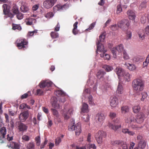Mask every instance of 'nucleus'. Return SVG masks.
<instances>
[{"instance_id":"f257e3e1","label":"nucleus","mask_w":149,"mask_h":149,"mask_svg":"<svg viewBox=\"0 0 149 149\" xmlns=\"http://www.w3.org/2000/svg\"><path fill=\"white\" fill-rule=\"evenodd\" d=\"M132 86L134 91L136 93H139L143 90L144 84L142 80L137 79L133 81Z\"/></svg>"},{"instance_id":"f03ea898","label":"nucleus","mask_w":149,"mask_h":149,"mask_svg":"<svg viewBox=\"0 0 149 149\" xmlns=\"http://www.w3.org/2000/svg\"><path fill=\"white\" fill-rule=\"evenodd\" d=\"M105 38V36L104 34H102L99 36V40L98 41L97 44V53L98 52L102 53L103 52H106L107 50H104V46L101 42H104V39Z\"/></svg>"},{"instance_id":"7ed1b4c3","label":"nucleus","mask_w":149,"mask_h":149,"mask_svg":"<svg viewBox=\"0 0 149 149\" xmlns=\"http://www.w3.org/2000/svg\"><path fill=\"white\" fill-rule=\"evenodd\" d=\"M123 45L121 44L112 48L111 50V52L113 55V57L116 58L117 55L119 54V53L122 52L123 51Z\"/></svg>"},{"instance_id":"20e7f679","label":"nucleus","mask_w":149,"mask_h":149,"mask_svg":"<svg viewBox=\"0 0 149 149\" xmlns=\"http://www.w3.org/2000/svg\"><path fill=\"white\" fill-rule=\"evenodd\" d=\"M106 136V133L102 131H99L95 135L96 139L99 144L101 143L102 141V138Z\"/></svg>"},{"instance_id":"39448f33","label":"nucleus","mask_w":149,"mask_h":149,"mask_svg":"<svg viewBox=\"0 0 149 149\" xmlns=\"http://www.w3.org/2000/svg\"><path fill=\"white\" fill-rule=\"evenodd\" d=\"M130 25L129 21L126 19L121 21L118 24V26L120 27L124 31H126Z\"/></svg>"},{"instance_id":"423d86ee","label":"nucleus","mask_w":149,"mask_h":149,"mask_svg":"<svg viewBox=\"0 0 149 149\" xmlns=\"http://www.w3.org/2000/svg\"><path fill=\"white\" fill-rule=\"evenodd\" d=\"M3 12L5 18L9 17L12 18L13 17V15L9 12V7L6 4H4L3 6Z\"/></svg>"},{"instance_id":"0eeeda50","label":"nucleus","mask_w":149,"mask_h":149,"mask_svg":"<svg viewBox=\"0 0 149 149\" xmlns=\"http://www.w3.org/2000/svg\"><path fill=\"white\" fill-rule=\"evenodd\" d=\"M53 84V83L51 81L46 80L42 81L39 84V85L40 88H43L44 91H47L48 89H44V88L45 87H49L51 86Z\"/></svg>"},{"instance_id":"6e6552de","label":"nucleus","mask_w":149,"mask_h":149,"mask_svg":"<svg viewBox=\"0 0 149 149\" xmlns=\"http://www.w3.org/2000/svg\"><path fill=\"white\" fill-rule=\"evenodd\" d=\"M56 1L57 0H47L44 2L43 6L46 8H49L54 5Z\"/></svg>"},{"instance_id":"1a4fd4ad","label":"nucleus","mask_w":149,"mask_h":149,"mask_svg":"<svg viewBox=\"0 0 149 149\" xmlns=\"http://www.w3.org/2000/svg\"><path fill=\"white\" fill-rule=\"evenodd\" d=\"M19 4L21 6L20 10L23 13L28 12L29 8L25 2L21 1L19 2Z\"/></svg>"},{"instance_id":"9d476101","label":"nucleus","mask_w":149,"mask_h":149,"mask_svg":"<svg viewBox=\"0 0 149 149\" xmlns=\"http://www.w3.org/2000/svg\"><path fill=\"white\" fill-rule=\"evenodd\" d=\"M105 119L104 115L102 113H99L96 116L95 118V122L98 124L101 123Z\"/></svg>"},{"instance_id":"9b49d317","label":"nucleus","mask_w":149,"mask_h":149,"mask_svg":"<svg viewBox=\"0 0 149 149\" xmlns=\"http://www.w3.org/2000/svg\"><path fill=\"white\" fill-rule=\"evenodd\" d=\"M69 5L68 4H66L64 5L61 6L60 4H58L54 6L53 8V10L55 12L57 11H61L62 10H65L68 8Z\"/></svg>"},{"instance_id":"f8f14e48","label":"nucleus","mask_w":149,"mask_h":149,"mask_svg":"<svg viewBox=\"0 0 149 149\" xmlns=\"http://www.w3.org/2000/svg\"><path fill=\"white\" fill-rule=\"evenodd\" d=\"M29 113L28 110L25 111L21 113L19 116V119L21 121H24L28 117Z\"/></svg>"},{"instance_id":"ddd939ff","label":"nucleus","mask_w":149,"mask_h":149,"mask_svg":"<svg viewBox=\"0 0 149 149\" xmlns=\"http://www.w3.org/2000/svg\"><path fill=\"white\" fill-rule=\"evenodd\" d=\"M57 99L56 97H54L52 98L51 102L52 106L56 109L61 108V105L57 103Z\"/></svg>"},{"instance_id":"4468645a","label":"nucleus","mask_w":149,"mask_h":149,"mask_svg":"<svg viewBox=\"0 0 149 149\" xmlns=\"http://www.w3.org/2000/svg\"><path fill=\"white\" fill-rule=\"evenodd\" d=\"M145 118L144 115L143 113H139L137 116L136 119H135V122L141 123L143 122Z\"/></svg>"},{"instance_id":"2eb2a0df","label":"nucleus","mask_w":149,"mask_h":149,"mask_svg":"<svg viewBox=\"0 0 149 149\" xmlns=\"http://www.w3.org/2000/svg\"><path fill=\"white\" fill-rule=\"evenodd\" d=\"M73 109L71 108L69 109L68 111L64 110L63 111V115L65 119L67 120L69 118L70 115L73 114Z\"/></svg>"},{"instance_id":"dca6fc26","label":"nucleus","mask_w":149,"mask_h":149,"mask_svg":"<svg viewBox=\"0 0 149 149\" xmlns=\"http://www.w3.org/2000/svg\"><path fill=\"white\" fill-rule=\"evenodd\" d=\"M110 104L111 107H116L118 103V98L116 97H111L110 98Z\"/></svg>"},{"instance_id":"f3484780","label":"nucleus","mask_w":149,"mask_h":149,"mask_svg":"<svg viewBox=\"0 0 149 149\" xmlns=\"http://www.w3.org/2000/svg\"><path fill=\"white\" fill-rule=\"evenodd\" d=\"M18 128L19 131L24 132L26 131L28 127L25 124L22 123H18Z\"/></svg>"},{"instance_id":"a211bd4d","label":"nucleus","mask_w":149,"mask_h":149,"mask_svg":"<svg viewBox=\"0 0 149 149\" xmlns=\"http://www.w3.org/2000/svg\"><path fill=\"white\" fill-rule=\"evenodd\" d=\"M115 72L119 77H122L124 76V74L125 71L120 67L116 68L115 70Z\"/></svg>"},{"instance_id":"6ab92c4d","label":"nucleus","mask_w":149,"mask_h":149,"mask_svg":"<svg viewBox=\"0 0 149 149\" xmlns=\"http://www.w3.org/2000/svg\"><path fill=\"white\" fill-rule=\"evenodd\" d=\"M81 125L80 123H77L75 125V128L74 130L75 131V134L76 135L78 136L81 132Z\"/></svg>"},{"instance_id":"aec40b11","label":"nucleus","mask_w":149,"mask_h":149,"mask_svg":"<svg viewBox=\"0 0 149 149\" xmlns=\"http://www.w3.org/2000/svg\"><path fill=\"white\" fill-rule=\"evenodd\" d=\"M0 132L2 136H0V143H3V142L2 141H1L2 139H3L5 137L6 132V130L5 127H3L0 130Z\"/></svg>"},{"instance_id":"412c9836","label":"nucleus","mask_w":149,"mask_h":149,"mask_svg":"<svg viewBox=\"0 0 149 149\" xmlns=\"http://www.w3.org/2000/svg\"><path fill=\"white\" fill-rule=\"evenodd\" d=\"M27 44V42L25 40H22L19 43H17V46L19 49H21L22 48L25 47L24 46Z\"/></svg>"},{"instance_id":"4be33fe9","label":"nucleus","mask_w":149,"mask_h":149,"mask_svg":"<svg viewBox=\"0 0 149 149\" xmlns=\"http://www.w3.org/2000/svg\"><path fill=\"white\" fill-rule=\"evenodd\" d=\"M7 146L9 148H11L13 149H19L20 147L18 144L14 142H11L10 145H8Z\"/></svg>"},{"instance_id":"5701e85b","label":"nucleus","mask_w":149,"mask_h":149,"mask_svg":"<svg viewBox=\"0 0 149 149\" xmlns=\"http://www.w3.org/2000/svg\"><path fill=\"white\" fill-rule=\"evenodd\" d=\"M126 122L128 123L132 122H135V119L134 118L133 115L132 114H130L126 120Z\"/></svg>"},{"instance_id":"b1692460","label":"nucleus","mask_w":149,"mask_h":149,"mask_svg":"<svg viewBox=\"0 0 149 149\" xmlns=\"http://www.w3.org/2000/svg\"><path fill=\"white\" fill-rule=\"evenodd\" d=\"M88 105L86 103H83L82 104V107L81 109V112L83 113H87L88 111Z\"/></svg>"},{"instance_id":"393cba45","label":"nucleus","mask_w":149,"mask_h":149,"mask_svg":"<svg viewBox=\"0 0 149 149\" xmlns=\"http://www.w3.org/2000/svg\"><path fill=\"white\" fill-rule=\"evenodd\" d=\"M127 14L130 19L132 20H134L135 17V14L133 11L129 10L127 11Z\"/></svg>"},{"instance_id":"a878e982","label":"nucleus","mask_w":149,"mask_h":149,"mask_svg":"<svg viewBox=\"0 0 149 149\" xmlns=\"http://www.w3.org/2000/svg\"><path fill=\"white\" fill-rule=\"evenodd\" d=\"M108 126L109 127L113 130L114 131H116L118 129L121 127V125L120 124L119 125H115L110 122L109 123Z\"/></svg>"},{"instance_id":"bb28decb","label":"nucleus","mask_w":149,"mask_h":149,"mask_svg":"<svg viewBox=\"0 0 149 149\" xmlns=\"http://www.w3.org/2000/svg\"><path fill=\"white\" fill-rule=\"evenodd\" d=\"M146 145V142L144 140H142L139 142L138 146L140 148L143 149L145 147Z\"/></svg>"},{"instance_id":"cd10ccee","label":"nucleus","mask_w":149,"mask_h":149,"mask_svg":"<svg viewBox=\"0 0 149 149\" xmlns=\"http://www.w3.org/2000/svg\"><path fill=\"white\" fill-rule=\"evenodd\" d=\"M78 23V22H76L73 24L74 28L72 30V33L74 35H76L77 34L79 31L77 29Z\"/></svg>"},{"instance_id":"c85d7f7f","label":"nucleus","mask_w":149,"mask_h":149,"mask_svg":"<svg viewBox=\"0 0 149 149\" xmlns=\"http://www.w3.org/2000/svg\"><path fill=\"white\" fill-rule=\"evenodd\" d=\"M106 73L102 70H100L97 72V76L98 79H100Z\"/></svg>"},{"instance_id":"c756f323","label":"nucleus","mask_w":149,"mask_h":149,"mask_svg":"<svg viewBox=\"0 0 149 149\" xmlns=\"http://www.w3.org/2000/svg\"><path fill=\"white\" fill-rule=\"evenodd\" d=\"M138 34L140 39L143 40L144 38L145 33L143 30H140L138 32Z\"/></svg>"},{"instance_id":"7c9ffc66","label":"nucleus","mask_w":149,"mask_h":149,"mask_svg":"<svg viewBox=\"0 0 149 149\" xmlns=\"http://www.w3.org/2000/svg\"><path fill=\"white\" fill-rule=\"evenodd\" d=\"M90 90L89 89H85L84 90L83 96L84 97H87L89 96L90 95Z\"/></svg>"},{"instance_id":"2f4dec72","label":"nucleus","mask_w":149,"mask_h":149,"mask_svg":"<svg viewBox=\"0 0 149 149\" xmlns=\"http://www.w3.org/2000/svg\"><path fill=\"white\" fill-rule=\"evenodd\" d=\"M106 52H104L100 54L101 57L104 58L105 60H109L110 58V55L107 54L105 53Z\"/></svg>"},{"instance_id":"473e14b6","label":"nucleus","mask_w":149,"mask_h":149,"mask_svg":"<svg viewBox=\"0 0 149 149\" xmlns=\"http://www.w3.org/2000/svg\"><path fill=\"white\" fill-rule=\"evenodd\" d=\"M74 120H73L71 122V123L68 126V130H69L71 131L74 130L75 128V126H74Z\"/></svg>"},{"instance_id":"72a5a7b5","label":"nucleus","mask_w":149,"mask_h":149,"mask_svg":"<svg viewBox=\"0 0 149 149\" xmlns=\"http://www.w3.org/2000/svg\"><path fill=\"white\" fill-rule=\"evenodd\" d=\"M123 88L122 85L119 83L116 92L119 94H121L123 93Z\"/></svg>"},{"instance_id":"f704fd0d","label":"nucleus","mask_w":149,"mask_h":149,"mask_svg":"<svg viewBox=\"0 0 149 149\" xmlns=\"http://www.w3.org/2000/svg\"><path fill=\"white\" fill-rule=\"evenodd\" d=\"M125 65L127 66L128 69L130 70H133L136 69V67L134 64L127 63L125 64Z\"/></svg>"},{"instance_id":"c9c22d12","label":"nucleus","mask_w":149,"mask_h":149,"mask_svg":"<svg viewBox=\"0 0 149 149\" xmlns=\"http://www.w3.org/2000/svg\"><path fill=\"white\" fill-rule=\"evenodd\" d=\"M143 58V57L141 56H137L134 58L133 60L135 62H140L142 61Z\"/></svg>"},{"instance_id":"e433bc0d","label":"nucleus","mask_w":149,"mask_h":149,"mask_svg":"<svg viewBox=\"0 0 149 149\" xmlns=\"http://www.w3.org/2000/svg\"><path fill=\"white\" fill-rule=\"evenodd\" d=\"M55 94L57 96H63L65 95V93L61 90H58L55 92Z\"/></svg>"},{"instance_id":"4c0bfd02","label":"nucleus","mask_w":149,"mask_h":149,"mask_svg":"<svg viewBox=\"0 0 149 149\" xmlns=\"http://www.w3.org/2000/svg\"><path fill=\"white\" fill-rule=\"evenodd\" d=\"M103 68L108 72L110 71L113 69V68L112 67L107 65H103Z\"/></svg>"},{"instance_id":"58836bf2","label":"nucleus","mask_w":149,"mask_h":149,"mask_svg":"<svg viewBox=\"0 0 149 149\" xmlns=\"http://www.w3.org/2000/svg\"><path fill=\"white\" fill-rule=\"evenodd\" d=\"M129 108L127 106L123 107L121 108V112L123 113H125L129 111Z\"/></svg>"},{"instance_id":"ea45409f","label":"nucleus","mask_w":149,"mask_h":149,"mask_svg":"<svg viewBox=\"0 0 149 149\" xmlns=\"http://www.w3.org/2000/svg\"><path fill=\"white\" fill-rule=\"evenodd\" d=\"M88 100V102L89 104L91 105H94L95 104L93 99V97L91 95L87 97Z\"/></svg>"},{"instance_id":"a19ab883","label":"nucleus","mask_w":149,"mask_h":149,"mask_svg":"<svg viewBox=\"0 0 149 149\" xmlns=\"http://www.w3.org/2000/svg\"><path fill=\"white\" fill-rule=\"evenodd\" d=\"M122 77H123L127 81L130 80V75L127 72L125 71L124 74V76H123Z\"/></svg>"},{"instance_id":"79ce46f5","label":"nucleus","mask_w":149,"mask_h":149,"mask_svg":"<svg viewBox=\"0 0 149 149\" xmlns=\"http://www.w3.org/2000/svg\"><path fill=\"white\" fill-rule=\"evenodd\" d=\"M51 111L53 115L54 116H55V117H56L57 118L59 117V114L58 113V112L56 110V109L54 108H52L51 109Z\"/></svg>"},{"instance_id":"37998d69","label":"nucleus","mask_w":149,"mask_h":149,"mask_svg":"<svg viewBox=\"0 0 149 149\" xmlns=\"http://www.w3.org/2000/svg\"><path fill=\"white\" fill-rule=\"evenodd\" d=\"M54 16V14L53 13L49 12L45 14V16L47 19L52 17Z\"/></svg>"},{"instance_id":"c03bdc74","label":"nucleus","mask_w":149,"mask_h":149,"mask_svg":"<svg viewBox=\"0 0 149 149\" xmlns=\"http://www.w3.org/2000/svg\"><path fill=\"white\" fill-rule=\"evenodd\" d=\"M13 29L14 30L18 29V30H20L21 29V27L19 25L13 24Z\"/></svg>"},{"instance_id":"a18cd8bd","label":"nucleus","mask_w":149,"mask_h":149,"mask_svg":"<svg viewBox=\"0 0 149 149\" xmlns=\"http://www.w3.org/2000/svg\"><path fill=\"white\" fill-rule=\"evenodd\" d=\"M121 141L118 140L112 141L111 142V144L113 146H117L120 145Z\"/></svg>"},{"instance_id":"49530a36","label":"nucleus","mask_w":149,"mask_h":149,"mask_svg":"<svg viewBox=\"0 0 149 149\" xmlns=\"http://www.w3.org/2000/svg\"><path fill=\"white\" fill-rule=\"evenodd\" d=\"M51 36L52 38H55L58 37V34L57 33L53 31L51 33Z\"/></svg>"},{"instance_id":"de8ad7c7","label":"nucleus","mask_w":149,"mask_h":149,"mask_svg":"<svg viewBox=\"0 0 149 149\" xmlns=\"http://www.w3.org/2000/svg\"><path fill=\"white\" fill-rule=\"evenodd\" d=\"M123 149H127L128 146L127 144L121 141L120 145Z\"/></svg>"},{"instance_id":"09e8293b","label":"nucleus","mask_w":149,"mask_h":149,"mask_svg":"<svg viewBox=\"0 0 149 149\" xmlns=\"http://www.w3.org/2000/svg\"><path fill=\"white\" fill-rule=\"evenodd\" d=\"M35 20L34 19L30 18L26 22V24L27 25H31L32 24L34 21Z\"/></svg>"},{"instance_id":"8fccbe9b","label":"nucleus","mask_w":149,"mask_h":149,"mask_svg":"<svg viewBox=\"0 0 149 149\" xmlns=\"http://www.w3.org/2000/svg\"><path fill=\"white\" fill-rule=\"evenodd\" d=\"M35 146L33 143H30L27 146V149H34Z\"/></svg>"},{"instance_id":"3c124183","label":"nucleus","mask_w":149,"mask_h":149,"mask_svg":"<svg viewBox=\"0 0 149 149\" xmlns=\"http://www.w3.org/2000/svg\"><path fill=\"white\" fill-rule=\"evenodd\" d=\"M123 58L125 60H128L130 59L129 55L125 50H124L123 52Z\"/></svg>"},{"instance_id":"603ef678","label":"nucleus","mask_w":149,"mask_h":149,"mask_svg":"<svg viewBox=\"0 0 149 149\" xmlns=\"http://www.w3.org/2000/svg\"><path fill=\"white\" fill-rule=\"evenodd\" d=\"M133 111L134 113H138L140 110V108L139 106H135L133 108Z\"/></svg>"},{"instance_id":"864d4df0","label":"nucleus","mask_w":149,"mask_h":149,"mask_svg":"<svg viewBox=\"0 0 149 149\" xmlns=\"http://www.w3.org/2000/svg\"><path fill=\"white\" fill-rule=\"evenodd\" d=\"M132 38V33L130 31H127V36L125 39L126 40L131 39Z\"/></svg>"},{"instance_id":"5fc2aeb1","label":"nucleus","mask_w":149,"mask_h":149,"mask_svg":"<svg viewBox=\"0 0 149 149\" xmlns=\"http://www.w3.org/2000/svg\"><path fill=\"white\" fill-rule=\"evenodd\" d=\"M12 11L15 14H17L19 13V10L16 6H14L12 9Z\"/></svg>"},{"instance_id":"6e6d98bb","label":"nucleus","mask_w":149,"mask_h":149,"mask_svg":"<svg viewBox=\"0 0 149 149\" xmlns=\"http://www.w3.org/2000/svg\"><path fill=\"white\" fill-rule=\"evenodd\" d=\"M96 147L94 144H89L88 145L87 149H96Z\"/></svg>"},{"instance_id":"4d7b16f0","label":"nucleus","mask_w":149,"mask_h":149,"mask_svg":"<svg viewBox=\"0 0 149 149\" xmlns=\"http://www.w3.org/2000/svg\"><path fill=\"white\" fill-rule=\"evenodd\" d=\"M61 139L60 137H58L55 139V143L56 146L58 145L59 143L61 142Z\"/></svg>"},{"instance_id":"13d9d810","label":"nucleus","mask_w":149,"mask_h":149,"mask_svg":"<svg viewBox=\"0 0 149 149\" xmlns=\"http://www.w3.org/2000/svg\"><path fill=\"white\" fill-rule=\"evenodd\" d=\"M36 145L37 146H39L40 144V138L39 136H38L36 138Z\"/></svg>"},{"instance_id":"bf43d9fd","label":"nucleus","mask_w":149,"mask_h":149,"mask_svg":"<svg viewBox=\"0 0 149 149\" xmlns=\"http://www.w3.org/2000/svg\"><path fill=\"white\" fill-rule=\"evenodd\" d=\"M23 14L20 13H18L17 15V18L19 19H21L23 17Z\"/></svg>"},{"instance_id":"052dcab7","label":"nucleus","mask_w":149,"mask_h":149,"mask_svg":"<svg viewBox=\"0 0 149 149\" xmlns=\"http://www.w3.org/2000/svg\"><path fill=\"white\" fill-rule=\"evenodd\" d=\"M142 97L141 100L142 101H143L144 99L146 97L148 96L146 93L145 92L142 93Z\"/></svg>"},{"instance_id":"680f3d73","label":"nucleus","mask_w":149,"mask_h":149,"mask_svg":"<svg viewBox=\"0 0 149 149\" xmlns=\"http://www.w3.org/2000/svg\"><path fill=\"white\" fill-rule=\"evenodd\" d=\"M122 11V8L120 5H118L117 6V9L116 10V13L118 14L120 13Z\"/></svg>"},{"instance_id":"e2e57ef3","label":"nucleus","mask_w":149,"mask_h":149,"mask_svg":"<svg viewBox=\"0 0 149 149\" xmlns=\"http://www.w3.org/2000/svg\"><path fill=\"white\" fill-rule=\"evenodd\" d=\"M13 136L12 135L10 134H8L7 135V139L8 141H11L13 139Z\"/></svg>"},{"instance_id":"0e129e2a","label":"nucleus","mask_w":149,"mask_h":149,"mask_svg":"<svg viewBox=\"0 0 149 149\" xmlns=\"http://www.w3.org/2000/svg\"><path fill=\"white\" fill-rule=\"evenodd\" d=\"M64 95L61 96L58 98L59 102H64L65 101V97H64Z\"/></svg>"},{"instance_id":"69168bd1","label":"nucleus","mask_w":149,"mask_h":149,"mask_svg":"<svg viewBox=\"0 0 149 149\" xmlns=\"http://www.w3.org/2000/svg\"><path fill=\"white\" fill-rule=\"evenodd\" d=\"M37 30H35L33 31L29 32L28 33L27 36H32L34 35V33H37Z\"/></svg>"},{"instance_id":"338daca9","label":"nucleus","mask_w":149,"mask_h":149,"mask_svg":"<svg viewBox=\"0 0 149 149\" xmlns=\"http://www.w3.org/2000/svg\"><path fill=\"white\" fill-rule=\"evenodd\" d=\"M141 22L142 23H145L146 20V16H143L141 19Z\"/></svg>"},{"instance_id":"774afa93","label":"nucleus","mask_w":149,"mask_h":149,"mask_svg":"<svg viewBox=\"0 0 149 149\" xmlns=\"http://www.w3.org/2000/svg\"><path fill=\"white\" fill-rule=\"evenodd\" d=\"M109 116L111 118L113 119L116 117V114L114 112H111L109 114Z\"/></svg>"}]
</instances>
